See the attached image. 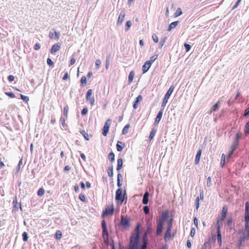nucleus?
<instances>
[{
  "instance_id": "38",
  "label": "nucleus",
  "mask_w": 249,
  "mask_h": 249,
  "mask_svg": "<svg viewBox=\"0 0 249 249\" xmlns=\"http://www.w3.org/2000/svg\"><path fill=\"white\" fill-rule=\"evenodd\" d=\"M156 133V130L155 129H153L151 131L150 135L149 137V139L150 140H151L154 138V136L155 135Z\"/></svg>"
},
{
  "instance_id": "31",
  "label": "nucleus",
  "mask_w": 249,
  "mask_h": 249,
  "mask_svg": "<svg viewBox=\"0 0 249 249\" xmlns=\"http://www.w3.org/2000/svg\"><path fill=\"white\" fill-rule=\"evenodd\" d=\"M52 31H54V39L57 40L59 39L60 36V33L59 32H56L54 29H52Z\"/></svg>"
},
{
  "instance_id": "46",
  "label": "nucleus",
  "mask_w": 249,
  "mask_h": 249,
  "mask_svg": "<svg viewBox=\"0 0 249 249\" xmlns=\"http://www.w3.org/2000/svg\"><path fill=\"white\" fill-rule=\"evenodd\" d=\"M242 237L245 238V240L249 239V231H244Z\"/></svg>"
},
{
  "instance_id": "7",
  "label": "nucleus",
  "mask_w": 249,
  "mask_h": 249,
  "mask_svg": "<svg viewBox=\"0 0 249 249\" xmlns=\"http://www.w3.org/2000/svg\"><path fill=\"white\" fill-rule=\"evenodd\" d=\"M114 209L113 205H112V206L110 207L107 208L105 211H104L103 215L104 216H108L109 215H112L113 213Z\"/></svg>"
},
{
  "instance_id": "15",
  "label": "nucleus",
  "mask_w": 249,
  "mask_h": 249,
  "mask_svg": "<svg viewBox=\"0 0 249 249\" xmlns=\"http://www.w3.org/2000/svg\"><path fill=\"white\" fill-rule=\"evenodd\" d=\"M151 65H150V64L147 61H146L144 64L143 65L142 68V71L143 73H146L150 69Z\"/></svg>"
},
{
  "instance_id": "62",
  "label": "nucleus",
  "mask_w": 249,
  "mask_h": 249,
  "mask_svg": "<svg viewBox=\"0 0 249 249\" xmlns=\"http://www.w3.org/2000/svg\"><path fill=\"white\" fill-rule=\"evenodd\" d=\"M60 121L61 122V124L62 125V126H63V127H65V119L64 117H61L60 119Z\"/></svg>"
},
{
  "instance_id": "43",
  "label": "nucleus",
  "mask_w": 249,
  "mask_h": 249,
  "mask_svg": "<svg viewBox=\"0 0 249 249\" xmlns=\"http://www.w3.org/2000/svg\"><path fill=\"white\" fill-rule=\"evenodd\" d=\"M232 218H229L227 221V225L231 229V228H232Z\"/></svg>"
},
{
  "instance_id": "34",
  "label": "nucleus",
  "mask_w": 249,
  "mask_h": 249,
  "mask_svg": "<svg viewBox=\"0 0 249 249\" xmlns=\"http://www.w3.org/2000/svg\"><path fill=\"white\" fill-rule=\"evenodd\" d=\"M219 107L218 102L215 103L211 108V113L212 111H216Z\"/></svg>"
},
{
  "instance_id": "52",
  "label": "nucleus",
  "mask_w": 249,
  "mask_h": 249,
  "mask_svg": "<svg viewBox=\"0 0 249 249\" xmlns=\"http://www.w3.org/2000/svg\"><path fill=\"white\" fill-rule=\"evenodd\" d=\"M184 46L185 48L186 52H188L190 50V49L191 48V46L190 44H188L187 43H185Z\"/></svg>"
},
{
  "instance_id": "17",
  "label": "nucleus",
  "mask_w": 249,
  "mask_h": 249,
  "mask_svg": "<svg viewBox=\"0 0 249 249\" xmlns=\"http://www.w3.org/2000/svg\"><path fill=\"white\" fill-rule=\"evenodd\" d=\"M60 48V45L58 44L53 45L51 50V53H53L58 51Z\"/></svg>"
},
{
  "instance_id": "3",
  "label": "nucleus",
  "mask_w": 249,
  "mask_h": 249,
  "mask_svg": "<svg viewBox=\"0 0 249 249\" xmlns=\"http://www.w3.org/2000/svg\"><path fill=\"white\" fill-rule=\"evenodd\" d=\"M174 88H175V87L174 86H171L169 88V89L168 90L166 93L165 94V95L164 97V98L163 99V101L162 102V103H161L162 107H164L166 106L169 98H170L171 95L173 93Z\"/></svg>"
},
{
  "instance_id": "47",
  "label": "nucleus",
  "mask_w": 249,
  "mask_h": 249,
  "mask_svg": "<svg viewBox=\"0 0 249 249\" xmlns=\"http://www.w3.org/2000/svg\"><path fill=\"white\" fill-rule=\"evenodd\" d=\"M143 211L145 214L149 213V208L147 206H145L143 207Z\"/></svg>"
},
{
  "instance_id": "28",
  "label": "nucleus",
  "mask_w": 249,
  "mask_h": 249,
  "mask_svg": "<svg viewBox=\"0 0 249 249\" xmlns=\"http://www.w3.org/2000/svg\"><path fill=\"white\" fill-rule=\"evenodd\" d=\"M108 157L109 160H110L111 162H113L115 160V155L114 154L111 152H110L108 155Z\"/></svg>"
},
{
  "instance_id": "42",
  "label": "nucleus",
  "mask_w": 249,
  "mask_h": 249,
  "mask_svg": "<svg viewBox=\"0 0 249 249\" xmlns=\"http://www.w3.org/2000/svg\"><path fill=\"white\" fill-rule=\"evenodd\" d=\"M62 237V233L60 231H57L55 232V238L56 239H60Z\"/></svg>"
},
{
  "instance_id": "24",
  "label": "nucleus",
  "mask_w": 249,
  "mask_h": 249,
  "mask_svg": "<svg viewBox=\"0 0 249 249\" xmlns=\"http://www.w3.org/2000/svg\"><path fill=\"white\" fill-rule=\"evenodd\" d=\"M178 21H176L172 22L169 26L168 31H170L172 29L175 28L178 24Z\"/></svg>"
},
{
  "instance_id": "59",
  "label": "nucleus",
  "mask_w": 249,
  "mask_h": 249,
  "mask_svg": "<svg viewBox=\"0 0 249 249\" xmlns=\"http://www.w3.org/2000/svg\"><path fill=\"white\" fill-rule=\"evenodd\" d=\"M172 226V220L171 219H170L168 222L167 229H169V230H171Z\"/></svg>"
},
{
  "instance_id": "61",
  "label": "nucleus",
  "mask_w": 249,
  "mask_h": 249,
  "mask_svg": "<svg viewBox=\"0 0 249 249\" xmlns=\"http://www.w3.org/2000/svg\"><path fill=\"white\" fill-rule=\"evenodd\" d=\"M196 230L194 228H192L190 232V236L193 237L195 234Z\"/></svg>"
},
{
  "instance_id": "6",
  "label": "nucleus",
  "mask_w": 249,
  "mask_h": 249,
  "mask_svg": "<svg viewBox=\"0 0 249 249\" xmlns=\"http://www.w3.org/2000/svg\"><path fill=\"white\" fill-rule=\"evenodd\" d=\"M163 220H159L157 222V231H156L157 235H159L161 234L162 229H163Z\"/></svg>"
},
{
  "instance_id": "16",
  "label": "nucleus",
  "mask_w": 249,
  "mask_h": 249,
  "mask_svg": "<svg viewBox=\"0 0 249 249\" xmlns=\"http://www.w3.org/2000/svg\"><path fill=\"white\" fill-rule=\"evenodd\" d=\"M124 143L118 141L116 144V148L118 152H121L124 146Z\"/></svg>"
},
{
  "instance_id": "4",
  "label": "nucleus",
  "mask_w": 249,
  "mask_h": 249,
  "mask_svg": "<svg viewBox=\"0 0 249 249\" xmlns=\"http://www.w3.org/2000/svg\"><path fill=\"white\" fill-rule=\"evenodd\" d=\"M111 120L110 119H108L105 122L103 128L102 134L104 136H106L107 135V133L110 126Z\"/></svg>"
},
{
  "instance_id": "37",
  "label": "nucleus",
  "mask_w": 249,
  "mask_h": 249,
  "mask_svg": "<svg viewBox=\"0 0 249 249\" xmlns=\"http://www.w3.org/2000/svg\"><path fill=\"white\" fill-rule=\"evenodd\" d=\"M22 239L23 240V241L24 242H26L28 241V234H27V233L25 231H24L22 234Z\"/></svg>"
},
{
  "instance_id": "9",
  "label": "nucleus",
  "mask_w": 249,
  "mask_h": 249,
  "mask_svg": "<svg viewBox=\"0 0 249 249\" xmlns=\"http://www.w3.org/2000/svg\"><path fill=\"white\" fill-rule=\"evenodd\" d=\"M102 235H103L105 242L107 244H108V242H109L108 238H108V231H107V228L103 229Z\"/></svg>"
},
{
  "instance_id": "8",
  "label": "nucleus",
  "mask_w": 249,
  "mask_h": 249,
  "mask_svg": "<svg viewBox=\"0 0 249 249\" xmlns=\"http://www.w3.org/2000/svg\"><path fill=\"white\" fill-rule=\"evenodd\" d=\"M216 234L218 245L219 246H221L222 245V237L221 234L220 227L219 225H217Z\"/></svg>"
},
{
  "instance_id": "25",
  "label": "nucleus",
  "mask_w": 249,
  "mask_h": 249,
  "mask_svg": "<svg viewBox=\"0 0 249 249\" xmlns=\"http://www.w3.org/2000/svg\"><path fill=\"white\" fill-rule=\"evenodd\" d=\"M108 176L109 177H112L113 176V166L111 165V166L109 167L107 170Z\"/></svg>"
},
{
  "instance_id": "39",
  "label": "nucleus",
  "mask_w": 249,
  "mask_h": 249,
  "mask_svg": "<svg viewBox=\"0 0 249 249\" xmlns=\"http://www.w3.org/2000/svg\"><path fill=\"white\" fill-rule=\"evenodd\" d=\"M167 39V37H164L160 41V43H159V48H161L164 45L165 41H166V40Z\"/></svg>"
},
{
  "instance_id": "19",
  "label": "nucleus",
  "mask_w": 249,
  "mask_h": 249,
  "mask_svg": "<svg viewBox=\"0 0 249 249\" xmlns=\"http://www.w3.org/2000/svg\"><path fill=\"white\" fill-rule=\"evenodd\" d=\"M245 217L249 218V202L248 201L245 203Z\"/></svg>"
},
{
  "instance_id": "13",
  "label": "nucleus",
  "mask_w": 249,
  "mask_h": 249,
  "mask_svg": "<svg viewBox=\"0 0 249 249\" xmlns=\"http://www.w3.org/2000/svg\"><path fill=\"white\" fill-rule=\"evenodd\" d=\"M162 114H163V111H162V109H160L158 114H157V116L155 120V122H154V124L155 125L157 124H159V123L160 122V121L161 118H162Z\"/></svg>"
},
{
  "instance_id": "11",
  "label": "nucleus",
  "mask_w": 249,
  "mask_h": 249,
  "mask_svg": "<svg viewBox=\"0 0 249 249\" xmlns=\"http://www.w3.org/2000/svg\"><path fill=\"white\" fill-rule=\"evenodd\" d=\"M228 212V207L227 206H224L223 207L221 216L220 218V220L221 221H223L226 217V215Z\"/></svg>"
},
{
  "instance_id": "32",
  "label": "nucleus",
  "mask_w": 249,
  "mask_h": 249,
  "mask_svg": "<svg viewBox=\"0 0 249 249\" xmlns=\"http://www.w3.org/2000/svg\"><path fill=\"white\" fill-rule=\"evenodd\" d=\"M129 127L130 125L129 124H126L123 129L122 134L125 135L127 133Z\"/></svg>"
},
{
  "instance_id": "48",
  "label": "nucleus",
  "mask_w": 249,
  "mask_h": 249,
  "mask_svg": "<svg viewBox=\"0 0 249 249\" xmlns=\"http://www.w3.org/2000/svg\"><path fill=\"white\" fill-rule=\"evenodd\" d=\"M37 194L38 196H42L44 194V190L43 188H40L38 190Z\"/></svg>"
},
{
  "instance_id": "54",
  "label": "nucleus",
  "mask_w": 249,
  "mask_h": 249,
  "mask_svg": "<svg viewBox=\"0 0 249 249\" xmlns=\"http://www.w3.org/2000/svg\"><path fill=\"white\" fill-rule=\"evenodd\" d=\"M162 218L163 219H161L162 220H166L168 217V213H164L162 214Z\"/></svg>"
},
{
  "instance_id": "53",
  "label": "nucleus",
  "mask_w": 249,
  "mask_h": 249,
  "mask_svg": "<svg viewBox=\"0 0 249 249\" xmlns=\"http://www.w3.org/2000/svg\"><path fill=\"white\" fill-rule=\"evenodd\" d=\"M81 82L82 85L86 84L87 82V78L86 76H83L81 78Z\"/></svg>"
},
{
  "instance_id": "14",
  "label": "nucleus",
  "mask_w": 249,
  "mask_h": 249,
  "mask_svg": "<svg viewBox=\"0 0 249 249\" xmlns=\"http://www.w3.org/2000/svg\"><path fill=\"white\" fill-rule=\"evenodd\" d=\"M142 97L141 95H139L135 99L133 105V107L134 109H136L138 107V104L139 102L142 100Z\"/></svg>"
},
{
  "instance_id": "27",
  "label": "nucleus",
  "mask_w": 249,
  "mask_h": 249,
  "mask_svg": "<svg viewBox=\"0 0 249 249\" xmlns=\"http://www.w3.org/2000/svg\"><path fill=\"white\" fill-rule=\"evenodd\" d=\"M244 132L246 135H248L249 134V121L245 124Z\"/></svg>"
},
{
  "instance_id": "60",
  "label": "nucleus",
  "mask_w": 249,
  "mask_h": 249,
  "mask_svg": "<svg viewBox=\"0 0 249 249\" xmlns=\"http://www.w3.org/2000/svg\"><path fill=\"white\" fill-rule=\"evenodd\" d=\"M5 94L8 96L9 97H11V98H14L15 97V95L11 92H5Z\"/></svg>"
},
{
  "instance_id": "55",
  "label": "nucleus",
  "mask_w": 249,
  "mask_h": 249,
  "mask_svg": "<svg viewBox=\"0 0 249 249\" xmlns=\"http://www.w3.org/2000/svg\"><path fill=\"white\" fill-rule=\"evenodd\" d=\"M88 112V108L87 107H85L83 108L81 111V114L84 116L87 114Z\"/></svg>"
},
{
  "instance_id": "49",
  "label": "nucleus",
  "mask_w": 249,
  "mask_h": 249,
  "mask_svg": "<svg viewBox=\"0 0 249 249\" xmlns=\"http://www.w3.org/2000/svg\"><path fill=\"white\" fill-rule=\"evenodd\" d=\"M246 240L245 239V238H243L242 236H241L240 238V239L238 241V247L241 246L242 245V243L245 242Z\"/></svg>"
},
{
  "instance_id": "44",
  "label": "nucleus",
  "mask_w": 249,
  "mask_h": 249,
  "mask_svg": "<svg viewBox=\"0 0 249 249\" xmlns=\"http://www.w3.org/2000/svg\"><path fill=\"white\" fill-rule=\"evenodd\" d=\"M171 231V230H170L169 229H167V230L164 234V238L165 239L169 237H170Z\"/></svg>"
},
{
  "instance_id": "10",
  "label": "nucleus",
  "mask_w": 249,
  "mask_h": 249,
  "mask_svg": "<svg viewBox=\"0 0 249 249\" xmlns=\"http://www.w3.org/2000/svg\"><path fill=\"white\" fill-rule=\"evenodd\" d=\"M125 15L124 11L123 10L121 12L118 17V21L117 22V25L121 24L124 21Z\"/></svg>"
},
{
  "instance_id": "23",
  "label": "nucleus",
  "mask_w": 249,
  "mask_h": 249,
  "mask_svg": "<svg viewBox=\"0 0 249 249\" xmlns=\"http://www.w3.org/2000/svg\"><path fill=\"white\" fill-rule=\"evenodd\" d=\"M150 231V228H148L147 229L146 231L143 234L142 241H143V242H145V243H146L147 244V241H148L147 235L149 233Z\"/></svg>"
},
{
  "instance_id": "63",
  "label": "nucleus",
  "mask_w": 249,
  "mask_h": 249,
  "mask_svg": "<svg viewBox=\"0 0 249 249\" xmlns=\"http://www.w3.org/2000/svg\"><path fill=\"white\" fill-rule=\"evenodd\" d=\"M241 138V134L239 132L236 134V137L234 140H236L237 142H238V140Z\"/></svg>"
},
{
  "instance_id": "45",
  "label": "nucleus",
  "mask_w": 249,
  "mask_h": 249,
  "mask_svg": "<svg viewBox=\"0 0 249 249\" xmlns=\"http://www.w3.org/2000/svg\"><path fill=\"white\" fill-rule=\"evenodd\" d=\"M109 59H110V55L107 56L106 61V66H105L106 69H107L108 68V66L109 64V61H110Z\"/></svg>"
},
{
  "instance_id": "20",
  "label": "nucleus",
  "mask_w": 249,
  "mask_h": 249,
  "mask_svg": "<svg viewBox=\"0 0 249 249\" xmlns=\"http://www.w3.org/2000/svg\"><path fill=\"white\" fill-rule=\"evenodd\" d=\"M245 218V228L244 231H249V217Z\"/></svg>"
},
{
  "instance_id": "5",
  "label": "nucleus",
  "mask_w": 249,
  "mask_h": 249,
  "mask_svg": "<svg viewBox=\"0 0 249 249\" xmlns=\"http://www.w3.org/2000/svg\"><path fill=\"white\" fill-rule=\"evenodd\" d=\"M120 225L124 228L129 227L130 226L129 219L128 218H124V216L122 215Z\"/></svg>"
},
{
  "instance_id": "22",
  "label": "nucleus",
  "mask_w": 249,
  "mask_h": 249,
  "mask_svg": "<svg viewBox=\"0 0 249 249\" xmlns=\"http://www.w3.org/2000/svg\"><path fill=\"white\" fill-rule=\"evenodd\" d=\"M123 161L122 158L118 159L117 160V166L116 170L119 171L121 169L123 166Z\"/></svg>"
},
{
  "instance_id": "41",
  "label": "nucleus",
  "mask_w": 249,
  "mask_h": 249,
  "mask_svg": "<svg viewBox=\"0 0 249 249\" xmlns=\"http://www.w3.org/2000/svg\"><path fill=\"white\" fill-rule=\"evenodd\" d=\"M225 163V156L224 154L222 155L221 160L220 161V165L222 167H223Z\"/></svg>"
},
{
  "instance_id": "26",
  "label": "nucleus",
  "mask_w": 249,
  "mask_h": 249,
  "mask_svg": "<svg viewBox=\"0 0 249 249\" xmlns=\"http://www.w3.org/2000/svg\"><path fill=\"white\" fill-rule=\"evenodd\" d=\"M135 75V73L133 71H130L128 75V82L129 83H131L133 80V78Z\"/></svg>"
},
{
  "instance_id": "51",
  "label": "nucleus",
  "mask_w": 249,
  "mask_h": 249,
  "mask_svg": "<svg viewBox=\"0 0 249 249\" xmlns=\"http://www.w3.org/2000/svg\"><path fill=\"white\" fill-rule=\"evenodd\" d=\"M79 199L82 202H85L86 199L85 195L82 194L79 195Z\"/></svg>"
},
{
  "instance_id": "12",
  "label": "nucleus",
  "mask_w": 249,
  "mask_h": 249,
  "mask_svg": "<svg viewBox=\"0 0 249 249\" xmlns=\"http://www.w3.org/2000/svg\"><path fill=\"white\" fill-rule=\"evenodd\" d=\"M149 193L148 191H146L144 195L142 198V202L143 204L146 205L148 204L149 202Z\"/></svg>"
},
{
  "instance_id": "40",
  "label": "nucleus",
  "mask_w": 249,
  "mask_h": 249,
  "mask_svg": "<svg viewBox=\"0 0 249 249\" xmlns=\"http://www.w3.org/2000/svg\"><path fill=\"white\" fill-rule=\"evenodd\" d=\"M21 99L25 102H28L29 100V97L25 96L23 94H20Z\"/></svg>"
},
{
  "instance_id": "30",
  "label": "nucleus",
  "mask_w": 249,
  "mask_h": 249,
  "mask_svg": "<svg viewBox=\"0 0 249 249\" xmlns=\"http://www.w3.org/2000/svg\"><path fill=\"white\" fill-rule=\"evenodd\" d=\"M182 10L180 8H178L176 11V12L174 13V17H178L179 16H180L182 14Z\"/></svg>"
},
{
  "instance_id": "56",
  "label": "nucleus",
  "mask_w": 249,
  "mask_h": 249,
  "mask_svg": "<svg viewBox=\"0 0 249 249\" xmlns=\"http://www.w3.org/2000/svg\"><path fill=\"white\" fill-rule=\"evenodd\" d=\"M54 33L53 31H51L49 32V37L50 39H54Z\"/></svg>"
},
{
  "instance_id": "57",
  "label": "nucleus",
  "mask_w": 249,
  "mask_h": 249,
  "mask_svg": "<svg viewBox=\"0 0 249 249\" xmlns=\"http://www.w3.org/2000/svg\"><path fill=\"white\" fill-rule=\"evenodd\" d=\"M152 39H153V41L156 43H157L159 41L158 37L157 36L156 34H153L152 35Z\"/></svg>"
},
{
  "instance_id": "36",
  "label": "nucleus",
  "mask_w": 249,
  "mask_h": 249,
  "mask_svg": "<svg viewBox=\"0 0 249 249\" xmlns=\"http://www.w3.org/2000/svg\"><path fill=\"white\" fill-rule=\"evenodd\" d=\"M81 134L83 135L86 140L88 141L89 140L88 134L85 131H81Z\"/></svg>"
},
{
  "instance_id": "50",
  "label": "nucleus",
  "mask_w": 249,
  "mask_h": 249,
  "mask_svg": "<svg viewBox=\"0 0 249 249\" xmlns=\"http://www.w3.org/2000/svg\"><path fill=\"white\" fill-rule=\"evenodd\" d=\"M69 109V107L67 105L64 108V115L66 117H67L68 115V111Z\"/></svg>"
},
{
  "instance_id": "21",
  "label": "nucleus",
  "mask_w": 249,
  "mask_h": 249,
  "mask_svg": "<svg viewBox=\"0 0 249 249\" xmlns=\"http://www.w3.org/2000/svg\"><path fill=\"white\" fill-rule=\"evenodd\" d=\"M92 90L91 89H89L88 90L86 95V99L87 101H89L90 99L92 97Z\"/></svg>"
},
{
  "instance_id": "58",
  "label": "nucleus",
  "mask_w": 249,
  "mask_h": 249,
  "mask_svg": "<svg viewBox=\"0 0 249 249\" xmlns=\"http://www.w3.org/2000/svg\"><path fill=\"white\" fill-rule=\"evenodd\" d=\"M47 63L49 66H53V61L51 60V58H48L47 59Z\"/></svg>"
},
{
  "instance_id": "35",
  "label": "nucleus",
  "mask_w": 249,
  "mask_h": 249,
  "mask_svg": "<svg viewBox=\"0 0 249 249\" xmlns=\"http://www.w3.org/2000/svg\"><path fill=\"white\" fill-rule=\"evenodd\" d=\"M131 21L130 20L127 21L125 24V31H127L129 29L130 27L131 26Z\"/></svg>"
},
{
  "instance_id": "33",
  "label": "nucleus",
  "mask_w": 249,
  "mask_h": 249,
  "mask_svg": "<svg viewBox=\"0 0 249 249\" xmlns=\"http://www.w3.org/2000/svg\"><path fill=\"white\" fill-rule=\"evenodd\" d=\"M157 57L158 55H154L150 57V60L149 61H147L149 63L150 65H151V64L156 60Z\"/></svg>"
},
{
  "instance_id": "18",
  "label": "nucleus",
  "mask_w": 249,
  "mask_h": 249,
  "mask_svg": "<svg viewBox=\"0 0 249 249\" xmlns=\"http://www.w3.org/2000/svg\"><path fill=\"white\" fill-rule=\"evenodd\" d=\"M201 155V150H199L196 155L195 160V164H198L200 161V159Z\"/></svg>"
},
{
  "instance_id": "64",
  "label": "nucleus",
  "mask_w": 249,
  "mask_h": 249,
  "mask_svg": "<svg viewBox=\"0 0 249 249\" xmlns=\"http://www.w3.org/2000/svg\"><path fill=\"white\" fill-rule=\"evenodd\" d=\"M101 225H102V229H107V225H106V223L105 220H103L102 221Z\"/></svg>"
},
{
  "instance_id": "29",
  "label": "nucleus",
  "mask_w": 249,
  "mask_h": 249,
  "mask_svg": "<svg viewBox=\"0 0 249 249\" xmlns=\"http://www.w3.org/2000/svg\"><path fill=\"white\" fill-rule=\"evenodd\" d=\"M238 144V142H237V140H234L233 141V142H232V144L231 147V149H232V151H234L236 149V147L237 146Z\"/></svg>"
},
{
  "instance_id": "1",
  "label": "nucleus",
  "mask_w": 249,
  "mask_h": 249,
  "mask_svg": "<svg viewBox=\"0 0 249 249\" xmlns=\"http://www.w3.org/2000/svg\"><path fill=\"white\" fill-rule=\"evenodd\" d=\"M140 224L138 223L136 227V232L134 235L131 236L128 249H147V243L143 242L139 246L140 239Z\"/></svg>"
},
{
  "instance_id": "2",
  "label": "nucleus",
  "mask_w": 249,
  "mask_h": 249,
  "mask_svg": "<svg viewBox=\"0 0 249 249\" xmlns=\"http://www.w3.org/2000/svg\"><path fill=\"white\" fill-rule=\"evenodd\" d=\"M126 195V191L125 190L124 192V194H123L122 190L121 188L118 189L116 191L115 194V200L118 202H120L121 204H122L124 200V197Z\"/></svg>"
}]
</instances>
